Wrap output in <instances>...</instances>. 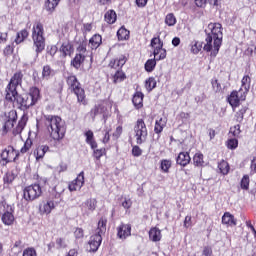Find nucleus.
Listing matches in <instances>:
<instances>
[{
    "mask_svg": "<svg viewBox=\"0 0 256 256\" xmlns=\"http://www.w3.org/2000/svg\"><path fill=\"white\" fill-rule=\"evenodd\" d=\"M94 151V157L95 159H101L103 157V155H105V149L101 148V149H93Z\"/></svg>",
    "mask_w": 256,
    "mask_h": 256,
    "instance_id": "51",
    "label": "nucleus"
},
{
    "mask_svg": "<svg viewBox=\"0 0 256 256\" xmlns=\"http://www.w3.org/2000/svg\"><path fill=\"white\" fill-rule=\"evenodd\" d=\"M51 73H53V70L51 69V66L46 65V66L43 67V70H42L43 79H49V77H51Z\"/></svg>",
    "mask_w": 256,
    "mask_h": 256,
    "instance_id": "44",
    "label": "nucleus"
},
{
    "mask_svg": "<svg viewBox=\"0 0 256 256\" xmlns=\"http://www.w3.org/2000/svg\"><path fill=\"white\" fill-rule=\"evenodd\" d=\"M132 155L134 157H141V155H143V150H141L139 146H134L132 148Z\"/></svg>",
    "mask_w": 256,
    "mask_h": 256,
    "instance_id": "54",
    "label": "nucleus"
},
{
    "mask_svg": "<svg viewBox=\"0 0 256 256\" xmlns=\"http://www.w3.org/2000/svg\"><path fill=\"white\" fill-rule=\"evenodd\" d=\"M132 103L136 109H141L143 107V93L136 92L132 98Z\"/></svg>",
    "mask_w": 256,
    "mask_h": 256,
    "instance_id": "23",
    "label": "nucleus"
},
{
    "mask_svg": "<svg viewBox=\"0 0 256 256\" xmlns=\"http://www.w3.org/2000/svg\"><path fill=\"white\" fill-rule=\"evenodd\" d=\"M166 122L163 120V118H160L159 120H156L154 131L155 133H161L163 131V128L165 127Z\"/></svg>",
    "mask_w": 256,
    "mask_h": 256,
    "instance_id": "38",
    "label": "nucleus"
},
{
    "mask_svg": "<svg viewBox=\"0 0 256 256\" xmlns=\"http://www.w3.org/2000/svg\"><path fill=\"white\" fill-rule=\"evenodd\" d=\"M117 35L120 41H127L129 39V30L122 27L117 31Z\"/></svg>",
    "mask_w": 256,
    "mask_h": 256,
    "instance_id": "34",
    "label": "nucleus"
},
{
    "mask_svg": "<svg viewBox=\"0 0 256 256\" xmlns=\"http://www.w3.org/2000/svg\"><path fill=\"white\" fill-rule=\"evenodd\" d=\"M47 151H49V146L47 145L38 146L34 151V157H36V161H39V159H43Z\"/></svg>",
    "mask_w": 256,
    "mask_h": 256,
    "instance_id": "21",
    "label": "nucleus"
},
{
    "mask_svg": "<svg viewBox=\"0 0 256 256\" xmlns=\"http://www.w3.org/2000/svg\"><path fill=\"white\" fill-rule=\"evenodd\" d=\"M105 111H107V108H105V106H103V105L95 106L91 110L92 119H95L97 117V115H103V113H105Z\"/></svg>",
    "mask_w": 256,
    "mask_h": 256,
    "instance_id": "29",
    "label": "nucleus"
},
{
    "mask_svg": "<svg viewBox=\"0 0 256 256\" xmlns=\"http://www.w3.org/2000/svg\"><path fill=\"white\" fill-rule=\"evenodd\" d=\"M155 87H157V81L155 80V78L150 77L146 80V89L147 91H153V89H155Z\"/></svg>",
    "mask_w": 256,
    "mask_h": 256,
    "instance_id": "40",
    "label": "nucleus"
},
{
    "mask_svg": "<svg viewBox=\"0 0 256 256\" xmlns=\"http://www.w3.org/2000/svg\"><path fill=\"white\" fill-rule=\"evenodd\" d=\"M23 83V73L16 72L10 82L8 83L5 90V99L6 101H10V103H14L17 105L18 109L21 111H27V109H31L39 99H41V92L39 88L32 87L29 90V93L19 95L17 92V86Z\"/></svg>",
    "mask_w": 256,
    "mask_h": 256,
    "instance_id": "1",
    "label": "nucleus"
},
{
    "mask_svg": "<svg viewBox=\"0 0 256 256\" xmlns=\"http://www.w3.org/2000/svg\"><path fill=\"white\" fill-rule=\"evenodd\" d=\"M23 256H37V252L33 248H27L24 250Z\"/></svg>",
    "mask_w": 256,
    "mask_h": 256,
    "instance_id": "57",
    "label": "nucleus"
},
{
    "mask_svg": "<svg viewBox=\"0 0 256 256\" xmlns=\"http://www.w3.org/2000/svg\"><path fill=\"white\" fill-rule=\"evenodd\" d=\"M45 127L54 141H61L65 137V122L59 116L45 115Z\"/></svg>",
    "mask_w": 256,
    "mask_h": 256,
    "instance_id": "3",
    "label": "nucleus"
},
{
    "mask_svg": "<svg viewBox=\"0 0 256 256\" xmlns=\"http://www.w3.org/2000/svg\"><path fill=\"white\" fill-rule=\"evenodd\" d=\"M153 55L156 58V61H161L167 57V50L163 48V44H160V46L155 47Z\"/></svg>",
    "mask_w": 256,
    "mask_h": 256,
    "instance_id": "17",
    "label": "nucleus"
},
{
    "mask_svg": "<svg viewBox=\"0 0 256 256\" xmlns=\"http://www.w3.org/2000/svg\"><path fill=\"white\" fill-rule=\"evenodd\" d=\"M74 237L75 239H83V237H85V231L83 228H76L74 231Z\"/></svg>",
    "mask_w": 256,
    "mask_h": 256,
    "instance_id": "50",
    "label": "nucleus"
},
{
    "mask_svg": "<svg viewBox=\"0 0 256 256\" xmlns=\"http://www.w3.org/2000/svg\"><path fill=\"white\" fill-rule=\"evenodd\" d=\"M53 209H55V203L53 201H48L43 205V207L40 208V211L46 215H49Z\"/></svg>",
    "mask_w": 256,
    "mask_h": 256,
    "instance_id": "32",
    "label": "nucleus"
},
{
    "mask_svg": "<svg viewBox=\"0 0 256 256\" xmlns=\"http://www.w3.org/2000/svg\"><path fill=\"white\" fill-rule=\"evenodd\" d=\"M207 37L205 39L206 44L204 45V51L211 52L213 57H217L219 49L223 43V26L221 23H210L208 24L207 29L205 30Z\"/></svg>",
    "mask_w": 256,
    "mask_h": 256,
    "instance_id": "2",
    "label": "nucleus"
},
{
    "mask_svg": "<svg viewBox=\"0 0 256 256\" xmlns=\"http://www.w3.org/2000/svg\"><path fill=\"white\" fill-rule=\"evenodd\" d=\"M67 85L74 93L78 99L79 103H83L85 101V90L81 88V83H79V80H77V76L71 74L66 78Z\"/></svg>",
    "mask_w": 256,
    "mask_h": 256,
    "instance_id": "6",
    "label": "nucleus"
},
{
    "mask_svg": "<svg viewBox=\"0 0 256 256\" xmlns=\"http://www.w3.org/2000/svg\"><path fill=\"white\" fill-rule=\"evenodd\" d=\"M134 133L136 138L137 145H142L147 141V125L143 119H138L135 126H134Z\"/></svg>",
    "mask_w": 256,
    "mask_h": 256,
    "instance_id": "7",
    "label": "nucleus"
},
{
    "mask_svg": "<svg viewBox=\"0 0 256 256\" xmlns=\"http://www.w3.org/2000/svg\"><path fill=\"white\" fill-rule=\"evenodd\" d=\"M7 32H0V44L7 43Z\"/></svg>",
    "mask_w": 256,
    "mask_h": 256,
    "instance_id": "61",
    "label": "nucleus"
},
{
    "mask_svg": "<svg viewBox=\"0 0 256 256\" xmlns=\"http://www.w3.org/2000/svg\"><path fill=\"white\" fill-rule=\"evenodd\" d=\"M27 125V118L23 117L21 120L18 122V125L16 126L14 133L15 135H19L22 133L23 129H25V126Z\"/></svg>",
    "mask_w": 256,
    "mask_h": 256,
    "instance_id": "33",
    "label": "nucleus"
},
{
    "mask_svg": "<svg viewBox=\"0 0 256 256\" xmlns=\"http://www.w3.org/2000/svg\"><path fill=\"white\" fill-rule=\"evenodd\" d=\"M161 44H163V42H161V39L159 38H153L151 40V47H154V49L155 47H161Z\"/></svg>",
    "mask_w": 256,
    "mask_h": 256,
    "instance_id": "59",
    "label": "nucleus"
},
{
    "mask_svg": "<svg viewBox=\"0 0 256 256\" xmlns=\"http://www.w3.org/2000/svg\"><path fill=\"white\" fill-rule=\"evenodd\" d=\"M97 209V200L94 198L87 199L83 204H82V213L83 215H86L89 217L93 211Z\"/></svg>",
    "mask_w": 256,
    "mask_h": 256,
    "instance_id": "13",
    "label": "nucleus"
},
{
    "mask_svg": "<svg viewBox=\"0 0 256 256\" xmlns=\"http://www.w3.org/2000/svg\"><path fill=\"white\" fill-rule=\"evenodd\" d=\"M218 169H219L220 173H222V175H227V173H229V163H227V161H225V160H222L218 164Z\"/></svg>",
    "mask_w": 256,
    "mask_h": 256,
    "instance_id": "37",
    "label": "nucleus"
},
{
    "mask_svg": "<svg viewBox=\"0 0 256 256\" xmlns=\"http://www.w3.org/2000/svg\"><path fill=\"white\" fill-rule=\"evenodd\" d=\"M58 48L55 45L50 46L48 53L51 55V57H54V55L57 53Z\"/></svg>",
    "mask_w": 256,
    "mask_h": 256,
    "instance_id": "62",
    "label": "nucleus"
},
{
    "mask_svg": "<svg viewBox=\"0 0 256 256\" xmlns=\"http://www.w3.org/2000/svg\"><path fill=\"white\" fill-rule=\"evenodd\" d=\"M223 225H228L229 227H235L237 225V221L235 220V216L229 212H225L222 216Z\"/></svg>",
    "mask_w": 256,
    "mask_h": 256,
    "instance_id": "18",
    "label": "nucleus"
},
{
    "mask_svg": "<svg viewBox=\"0 0 256 256\" xmlns=\"http://www.w3.org/2000/svg\"><path fill=\"white\" fill-rule=\"evenodd\" d=\"M231 133H233L234 137H239L241 135V125L237 124L231 128Z\"/></svg>",
    "mask_w": 256,
    "mask_h": 256,
    "instance_id": "56",
    "label": "nucleus"
},
{
    "mask_svg": "<svg viewBox=\"0 0 256 256\" xmlns=\"http://www.w3.org/2000/svg\"><path fill=\"white\" fill-rule=\"evenodd\" d=\"M60 53H62L63 57L71 55V53H73V45H71L69 42H64L60 47Z\"/></svg>",
    "mask_w": 256,
    "mask_h": 256,
    "instance_id": "27",
    "label": "nucleus"
},
{
    "mask_svg": "<svg viewBox=\"0 0 256 256\" xmlns=\"http://www.w3.org/2000/svg\"><path fill=\"white\" fill-rule=\"evenodd\" d=\"M85 137L87 145H90L91 149H97V141H95V134H93V131H86Z\"/></svg>",
    "mask_w": 256,
    "mask_h": 256,
    "instance_id": "20",
    "label": "nucleus"
},
{
    "mask_svg": "<svg viewBox=\"0 0 256 256\" xmlns=\"http://www.w3.org/2000/svg\"><path fill=\"white\" fill-rule=\"evenodd\" d=\"M93 29V26L90 23H84L82 25L81 31L85 37V35H87V33H89L91 30Z\"/></svg>",
    "mask_w": 256,
    "mask_h": 256,
    "instance_id": "52",
    "label": "nucleus"
},
{
    "mask_svg": "<svg viewBox=\"0 0 256 256\" xmlns=\"http://www.w3.org/2000/svg\"><path fill=\"white\" fill-rule=\"evenodd\" d=\"M160 169L163 173H169V169H171V160H167V159L161 160Z\"/></svg>",
    "mask_w": 256,
    "mask_h": 256,
    "instance_id": "36",
    "label": "nucleus"
},
{
    "mask_svg": "<svg viewBox=\"0 0 256 256\" xmlns=\"http://www.w3.org/2000/svg\"><path fill=\"white\" fill-rule=\"evenodd\" d=\"M60 2L61 0H46L44 7L48 13H55Z\"/></svg>",
    "mask_w": 256,
    "mask_h": 256,
    "instance_id": "22",
    "label": "nucleus"
},
{
    "mask_svg": "<svg viewBox=\"0 0 256 256\" xmlns=\"http://www.w3.org/2000/svg\"><path fill=\"white\" fill-rule=\"evenodd\" d=\"M125 80V73L121 70H116L114 74V83H121Z\"/></svg>",
    "mask_w": 256,
    "mask_h": 256,
    "instance_id": "41",
    "label": "nucleus"
},
{
    "mask_svg": "<svg viewBox=\"0 0 256 256\" xmlns=\"http://www.w3.org/2000/svg\"><path fill=\"white\" fill-rule=\"evenodd\" d=\"M247 113V106L242 107L235 115L236 121L241 123L243 121V117Z\"/></svg>",
    "mask_w": 256,
    "mask_h": 256,
    "instance_id": "43",
    "label": "nucleus"
},
{
    "mask_svg": "<svg viewBox=\"0 0 256 256\" xmlns=\"http://www.w3.org/2000/svg\"><path fill=\"white\" fill-rule=\"evenodd\" d=\"M117 236L119 239H125L126 237H130L131 235V225L129 224H121L117 229Z\"/></svg>",
    "mask_w": 256,
    "mask_h": 256,
    "instance_id": "16",
    "label": "nucleus"
},
{
    "mask_svg": "<svg viewBox=\"0 0 256 256\" xmlns=\"http://www.w3.org/2000/svg\"><path fill=\"white\" fill-rule=\"evenodd\" d=\"M104 19L106 23H109V25H113V23L117 21V13H115L114 10H109L105 13Z\"/></svg>",
    "mask_w": 256,
    "mask_h": 256,
    "instance_id": "28",
    "label": "nucleus"
},
{
    "mask_svg": "<svg viewBox=\"0 0 256 256\" xmlns=\"http://www.w3.org/2000/svg\"><path fill=\"white\" fill-rule=\"evenodd\" d=\"M132 205V202L130 199H126L124 202H122V207H124V209H130Z\"/></svg>",
    "mask_w": 256,
    "mask_h": 256,
    "instance_id": "63",
    "label": "nucleus"
},
{
    "mask_svg": "<svg viewBox=\"0 0 256 256\" xmlns=\"http://www.w3.org/2000/svg\"><path fill=\"white\" fill-rule=\"evenodd\" d=\"M83 185H85V172L82 171L75 180L69 183L68 189L71 192L79 191Z\"/></svg>",
    "mask_w": 256,
    "mask_h": 256,
    "instance_id": "12",
    "label": "nucleus"
},
{
    "mask_svg": "<svg viewBox=\"0 0 256 256\" xmlns=\"http://www.w3.org/2000/svg\"><path fill=\"white\" fill-rule=\"evenodd\" d=\"M157 65V58L154 59H149L146 63H145V70L148 73H151V71H153V69H155V66Z\"/></svg>",
    "mask_w": 256,
    "mask_h": 256,
    "instance_id": "39",
    "label": "nucleus"
},
{
    "mask_svg": "<svg viewBox=\"0 0 256 256\" xmlns=\"http://www.w3.org/2000/svg\"><path fill=\"white\" fill-rule=\"evenodd\" d=\"M85 61V55L82 54H76V56L74 57V59L71 61V65L75 68V69H80L81 65H83Z\"/></svg>",
    "mask_w": 256,
    "mask_h": 256,
    "instance_id": "26",
    "label": "nucleus"
},
{
    "mask_svg": "<svg viewBox=\"0 0 256 256\" xmlns=\"http://www.w3.org/2000/svg\"><path fill=\"white\" fill-rule=\"evenodd\" d=\"M102 41H103V39L101 38V35L95 34L89 40V46L91 47V49H97L101 45Z\"/></svg>",
    "mask_w": 256,
    "mask_h": 256,
    "instance_id": "24",
    "label": "nucleus"
},
{
    "mask_svg": "<svg viewBox=\"0 0 256 256\" xmlns=\"http://www.w3.org/2000/svg\"><path fill=\"white\" fill-rule=\"evenodd\" d=\"M15 181V174L13 172H8L4 176V183H13Z\"/></svg>",
    "mask_w": 256,
    "mask_h": 256,
    "instance_id": "49",
    "label": "nucleus"
},
{
    "mask_svg": "<svg viewBox=\"0 0 256 256\" xmlns=\"http://www.w3.org/2000/svg\"><path fill=\"white\" fill-rule=\"evenodd\" d=\"M161 230H159V228L154 227L151 228L149 231V239L150 241H153V243H157L159 241H161Z\"/></svg>",
    "mask_w": 256,
    "mask_h": 256,
    "instance_id": "19",
    "label": "nucleus"
},
{
    "mask_svg": "<svg viewBox=\"0 0 256 256\" xmlns=\"http://www.w3.org/2000/svg\"><path fill=\"white\" fill-rule=\"evenodd\" d=\"M19 157V152L13 148V146L6 147L1 153V165H7V163H13Z\"/></svg>",
    "mask_w": 256,
    "mask_h": 256,
    "instance_id": "10",
    "label": "nucleus"
},
{
    "mask_svg": "<svg viewBox=\"0 0 256 256\" xmlns=\"http://www.w3.org/2000/svg\"><path fill=\"white\" fill-rule=\"evenodd\" d=\"M33 145V141L31 139H27L24 143V146L21 148L20 152L21 153H27L30 149L31 146Z\"/></svg>",
    "mask_w": 256,
    "mask_h": 256,
    "instance_id": "48",
    "label": "nucleus"
},
{
    "mask_svg": "<svg viewBox=\"0 0 256 256\" xmlns=\"http://www.w3.org/2000/svg\"><path fill=\"white\" fill-rule=\"evenodd\" d=\"M56 245H58V247L65 248V247H67V242L63 238H58L56 240Z\"/></svg>",
    "mask_w": 256,
    "mask_h": 256,
    "instance_id": "60",
    "label": "nucleus"
},
{
    "mask_svg": "<svg viewBox=\"0 0 256 256\" xmlns=\"http://www.w3.org/2000/svg\"><path fill=\"white\" fill-rule=\"evenodd\" d=\"M228 149H237L239 147V141L236 138H231L227 141Z\"/></svg>",
    "mask_w": 256,
    "mask_h": 256,
    "instance_id": "46",
    "label": "nucleus"
},
{
    "mask_svg": "<svg viewBox=\"0 0 256 256\" xmlns=\"http://www.w3.org/2000/svg\"><path fill=\"white\" fill-rule=\"evenodd\" d=\"M201 49H203V44L201 42H194V44L191 47V53L197 55V53H199Z\"/></svg>",
    "mask_w": 256,
    "mask_h": 256,
    "instance_id": "45",
    "label": "nucleus"
},
{
    "mask_svg": "<svg viewBox=\"0 0 256 256\" xmlns=\"http://www.w3.org/2000/svg\"><path fill=\"white\" fill-rule=\"evenodd\" d=\"M45 30L41 22H36L32 29V39L34 43L36 59L39 57V53L45 51Z\"/></svg>",
    "mask_w": 256,
    "mask_h": 256,
    "instance_id": "5",
    "label": "nucleus"
},
{
    "mask_svg": "<svg viewBox=\"0 0 256 256\" xmlns=\"http://www.w3.org/2000/svg\"><path fill=\"white\" fill-rule=\"evenodd\" d=\"M107 231V219L102 217L98 222V227L96 230L95 235H92L88 242L87 250L90 253H96V251H99V247H101V243L103 241V233Z\"/></svg>",
    "mask_w": 256,
    "mask_h": 256,
    "instance_id": "4",
    "label": "nucleus"
},
{
    "mask_svg": "<svg viewBox=\"0 0 256 256\" xmlns=\"http://www.w3.org/2000/svg\"><path fill=\"white\" fill-rule=\"evenodd\" d=\"M194 1H195V5H197L198 7H205L207 3H210V5H214V6H217L219 5V3H221V0H194Z\"/></svg>",
    "mask_w": 256,
    "mask_h": 256,
    "instance_id": "31",
    "label": "nucleus"
},
{
    "mask_svg": "<svg viewBox=\"0 0 256 256\" xmlns=\"http://www.w3.org/2000/svg\"><path fill=\"white\" fill-rule=\"evenodd\" d=\"M241 189L247 191L249 189V175H244L240 182Z\"/></svg>",
    "mask_w": 256,
    "mask_h": 256,
    "instance_id": "47",
    "label": "nucleus"
},
{
    "mask_svg": "<svg viewBox=\"0 0 256 256\" xmlns=\"http://www.w3.org/2000/svg\"><path fill=\"white\" fill-rule=\"evenodd\" d=\"M245 93H243V88H240V90L232 91L231 94L228 97V103L231 105L232 109H235L236 107H239V103L241 101H245Z\"/></svg>",
    "mask_w": 256,
    "mask_h": 256,
    "instance_id": "11",
    "label": "nucleus"
},
{
    "mask_svg": "<svg viewBox=\"0 0 256 256\" xmlns=\"http://www.w3.org/2000/svg\"><path fill=\"white\" fill-rule=\"evenodd\" d=\"M177 165H181V167H187L189 163H191V156H189V152H180L176 158Z\"/></svg>",
    "mask_w": 256,
    "mask_h": 256,
    "instance_id": "15",
    "label": "nucleus"
},
{
    "mask_svg": "<svg viewBox=\"0 0 256 256\" xmlns=\"http://www.w3.org/2000/svg\"><path fill=\"white\" fill-rule=\"evenodd\" d=\"M184 227L188 229V227H191V216H186L184 220Z\"/></svg>",
    "mask_w": 256,
    "mask_h": 256,
    "instance_id": "64",
    "label": "nucleus"
},
{
    "mask_svg": "<svg viewBox=\"0 0 256 256\" xmlns=\"http://www.w3.org/2000/svg\"><path fill=\"white\" fill-rule=\"evenodd\" d=\"M42 193L41 186L39 184H33L24 188L23 198L25 201H35V199H39Z\"/></svg>",
    "mask_w": 256,
    "mask_h": 256,
    "instance_id": "8",
    "label": "nucleus"
},
{
    "mask_svg": "<svg viewBox=\"0 0 256 256\" xmlns=\"http://www.w3.org/2000/svg\"><path fill=\"white\" fill-rule=\"evenodd\" d=\"M15 120H8L4 123L3 127H4V131H9V129H12V127L14 126Z\"/></svg>",
    "mask_w": 256,
    "mask_h": 256,
    "instance_id": "58",
    "label": "nucleus"
},
{
    "mask_svg": "<svg viewBox=\"0 0 256 256\" xmlns=\"http://www.w3.org/2000/svg\"><path fill=\"white\" fill-rule=\"evenodd\" d=\"M2 215V222L4 225H13L15 221V216H13V208L5 203H0V216Z\"/></svg>",
    "mask_w": 256,
    "mask_h": 256,
    "instance_id": "9",
    "label": "nucleus"
},
{
    "mask_svg": "<svg viewBox=\"0 0 256 256\" xmlns=\"http://www.w3.org/2000/svg\"><path fill=\"white\" fill-rule=\"evenodd\" d=\"M27 37H29V32L27 30L24 29L18 32L15 38L16 45H19V43H23L25 39H27Z\"/></svg>",
    "mask_w": 256,
    "mask_h": 256,
    "instance_id": "30",
    "label": "nucleus"
},
{
    "mask_svg": "<svg viewBox=\"0 0 256 256\" xmlns=\"http://www.w3.org/2000/svg\"><path fill=\"white\" fill-rule=\"evenodd\" d=\"M127 63V57L125 56H120L119 58L112 59L108 65L110 69H115V71H121L123 65Z\"/></svg>",
    "mask_w": 256,
    "mask_h": 256,
    "instance_id": "14",
    "label": "nucleus"
},
{
    "mask_svg": "<svg viewBox=\"0 0 256 256\" xmlns=\"http://www.w3.org/2000/svg\"><path fill=\"white\" fill-rule=\"evenodd\" d=\"M165 23L169 27H173V25L177 23V19L175 18V15H173V13L168 14L165 18Z\"/></svg>",
    "mask_w": 256,
    "mask_h": 256,
    "instance_id": "42",
    "label": "nucleus"
},
{
    "mask_svg": "<svg viewBox=\"0 0 256 256\" xmlns=\"http://www.w3.org/2000/svg\"><path fill=\"white\" fill-rule=\"evenodd\" d=\"M212 89L215 93L221 92V84L217 80H212Z\"/></svg>",
    "mask_w": 256,
    "mask_h": 256,
    "instance_id": "55",
    "label": "nucleus"
},
{
    "mask_svg": "<svg viewBox=\"0 0 256 256\" xmlns=\"http://www.w3.org/2000/svg\"><path fill=\"white\" fill-rule=\"evenodd\" d=\"M193 163L195 167H203V165H205V161H203V154L196 153L193 157Z\"/></svg>",
    "mask_w": 256,
    "mask_h": 256,
    "instance_id": "35",
    "label": "nucleus"
},
{
    "mask_svg": "<svg viewBox=\"0 0 256 256\" xmlns=\"http://www.w3.org/2000/svg\"><path fill=\"white\" fill-rule=\"evenodd\" d=\"M240 89H242L244 95L249 93V89H251V77H249V75H246L242 78V87Z\"/></svg>",
    "mask_w": 256,
    "mask_h": 256,
    "instance_id": "25",
    "label": "nucleus"
},
{
    "mask_svg": "<svg viewBox=\"0 0 256 256\" xmlns=\"http://www.w3.org/2000/svg\"><path fill=\"white\" fill-rule=\"evenodd\" d=\"M85 53H87V44L81 43L77 47V55H85Z\"/></svg>",
    "mask_w": 256,
    "mask_h": 256,
    "instance_id": "53",
    "label": "nucleus"
}]
</instances>
